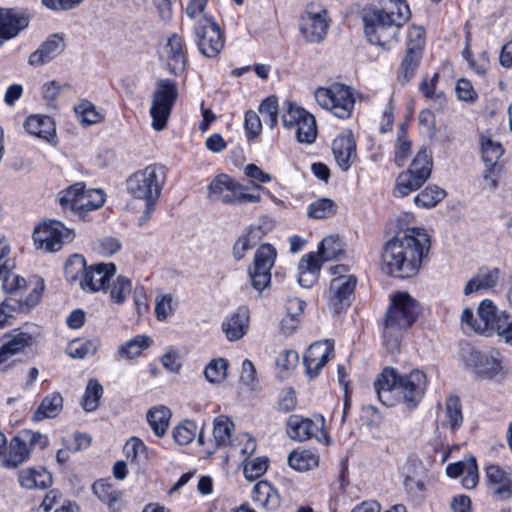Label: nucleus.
<instances>
[{
    "label": "nucleus",
    "mask_w": 512,
    "mask_h": 512,
    "mask_svg": "<svg viewBox=\"0 0 512 512\" xmlns=\"http://www.w3.org/2000/svg\"><path fill=\"white\" fill-rule=\"evenodd\" d=\"M430 249V239L421 228H407L388 240L382 250L381 269L387 275L409 278L416 275Z\"/></svg>",
    "instance_id": "obj_1"
},
{
    "label": "nucleus",
    "mask_w": 512,
    "mask_h": 512,
    "mask_svg": "<svg viewBox=\"0 0 512 512\" xmlns=\"http://www.w3.org/2000/svg\"><path fill=\"white\" fill-rule=\"evenodd\" d=\"M427 378L423 371L415 369L407 374H399L395 369L385 368L374 382L379 401L385 406L403 403L414 409L424 396Z\"/></svg>",
    "instance_id": "obj_2"
},
{
    "label": "nucleus",
    "mask_w": 512,
    "mask_h": 512,
    "mask_svg": "<svg viewBox=\"0 0 512 512\" xmlns=\"http://www.w3.org/2000/svg\"><path fill=\"white\" fill-rule=\"evenodd\" d=\"M397 11L371 9L363 13L364 33L368 41L389 50L398 42L401 27L410 19L411 12L405 0H393Z\"/></svg>",
    "instance_id": "obj_3"
},
{
    "label": "nucleus",
    "mask_w": 512,
    "mask_h": 512,
    "mask_svg": "<svg viewBox=\"0 0 512 512\" xmlns=\"http://www.w3.org/2000/svg\"><path fill=\"white\" fill-rule=\"evenodd\" d=\"M420 313L418 302L407 292L393 295L384 322L383 338L390 351L398 347L402 332L409 329Z\"/></svg>",
    "instance_id": "obj_4"
},
{
    "label": "nucleus",
    "mask_w": 512,
    "mask_h": 512,
    "mask_svg": "<svg viewBox=\"0 0 512 512\" xmlns=\"http://www.w3.org/2000/svg\"><path fill=\"white\" fill-rule=\"evenodd\" d=\"M166 181V169L163 165L152 164L133 173L127 179L128 193L135 199L145 202V210L140 223L151 218L154 206L160 198L161 191Z\"/></svg>",
    "instance_id": "obj_5"
},
{
    "label": "nucleus",
    "mask_w": 512,
    "mask_h": 512,
    "mask_svg": "<svg viewBox=\"0 0 512 512\" xmlns=\"http://www.w3.org/2000/svg\"><path fill=\"white\" fill-rule=\"evenodd\" d=\"M114 263H96L87 266L82 255L74 254L65 263V278L70 283L79 282L85 292H106L107 283L116 273Z\"/></svg>",
    "instance_id": "obj_6"
},
{
    "label": "nucleus",
    "mask_w": 512,
    "mask_h": 512,
    "mask_svg": "<svg viewBox=\"0 0 512 512\" xmlns=\"http://www.w3.org/2000/svg\"><path fill=\"white\" fill-rule=\"evenodd\" d=\"M461 361L477 377L503 379L506 375L503 357L494 349L478 350L467 345L461 350Z\"/></svg>",
    "instance_id": "obj_7"
},
{
    "label": "nucleus",
    "mask_w": 512,
    "mask_h": 512,
    "mask_svg": "<svg viewBox=\"0 0 512 512\" xmlns=\"http://www.w3.org/2000/svg\"><path fill=\"white\" fill-rule=\"evenodd\" d=\"M105 202L101 189H85L82 182L75 183L59 193L62 208L70 209L78 215L100 208Z\"/></svg>",
    "instance_id": "obj_8"
},
{
    "label": "nucleus",
    "mask_w": 512,
    "mask_h": 512,
    "mask_svg": "<svg viewBox=\"0 0 512 512\" xmlns=\"http://www.w3.org/2000/svg\"><path fill=\"white\" fill-rule=\"evenodd\" d=\"M44 291V282L35 278L34 286L29 294L21 297H5L0 302V330L12 325L17 316L28 314L39 302Z\"/></svg>",
    "instance_id": "obj_9"
},
{
    "label": "nucleus",
    "mask_w": 512,
    "mask_h": 512,
    "mask_svg": "<svg viewBox=\"0 0 512 512\" xmlns=\"http://www.w3.org/2000/svg\"><path fill=\"white\" fill-rule=\"evenodd\" d=\"M178 97V87L175 81L160 79L156 83V89L152 94L150 115L152 127L160 131L166 126L174 103Z\"/></svg>",
    "instance_id": "obj_10"
},
{
    "label": "nucleus",
    "mask_w": 512,
    "mask_h": 512,
    "mask_svg": "<svg viewBox=\"0 0 512 512\" xmlns=\"http://www.w3.org/2000/svg\"><path fill=\"white\" fill-rule=\"evenodd\" d=\"M330 19L327 9L318 4H309L299 18V31L310 43L322 42L328 32Z\"/></svg>",
    "instance_id": "obj_11"
},
{
    "label": "nucleus",
    "mask_w": 512,
    "mask_h": 512,
    "mask_svg": "<svg viewBox=\"0 0 512 512\" xmlns=\"http://www.w3.org/2000/svg\"><path fill=\"white\" fill-rule=\"evenodd\" d=\"M500 313L491 300L485 299L478 306L477 317L474 316L471 309L465 308L463 310L461 315L463 329L487 336L491 335Z\"/></svg>",
    "instance_id": "obj_12"
},
{
    "label": "nucleus",
    "mask_w": 512,
    "mask_h": 512,
    "mask_svg": "<svg viewBox=\"0 0 512 512\" xmlns=\"http://www.w3.org/2000/svg\"><path fill=\"white\" fill-rule=\"evenodd\" d=\"M33 240L37 248L47 252H56L65 241L71 240V231L60 221L48 220L35 227Z\"/></svg>",
    "instance_id": "obj_13"
},
{
    "label": "nucleus",
    "mask_w": 512,
    "mask_h": 512,
    "mask_svg": "<svg viewBox=\"0 0 512 512\" xmlns=\"http://www.w3.org/2000/svg\"><path fill=\"white\" fill-rule=\"evenodd\" d=\"M276 256V249L270 244H263L256 250L253 266L249 269L251 285L255 290L261 292L270 284Z\"/></svg>",
    "instance_id": "obj_14"
},
{
    "label": "nucleus",
    "mask_w": 512,
    "mask_h": 512,
    "mask_svg": "<svg viewBox=\"0 0 512 512\" xmlns=\"http://www.w3.org/2000/svg\"><path fill=\"white\" fill-rule=\"evenodd\" d=\"M195 35L199 51L208 58L216 57L224 47V38L219 26L208 17L197 20Z\"/></svg>",
    "instance_id": "obj_15"
},
{
    "label": "nucleus",
    "mask_w": 512,
    "mask_h": 512,
    "mask_svg": "<svg viewBox=\"0 0 512 512\" xmlns=\"http://www.w3.org/2000/svg\"><path fill=\"white\" fill-rule=\"evenodd\" d=\"M357 279L353 275H340L331 280L327 292L329 308L339 313L350 306Z\"/></svg>",
    "instance_id": "obj_16"
},
{
    "label": "nucleus",
    "mask_w": 512,
    "mask_h": 512,
    "mask_svg": "<svg viewBox=\"0 0 512 512\" xmlns=\"http://www.w3.org/2000/svg\"><path fill=\"white\" fill-rule=\"evenodd\" d=\"M39 335V328L36 325L26 323L17 329L5 333L1 345L16 356L27 348L32 347Z\"/></svg>",
    "instance_id": "obj_17"
},
{
    "label": "nucleus",
    "mask_w": 512,
    "mask_h": 512,
    "mask_svg": "<svg viewBox=\"0 0 512 512\" xmlns=\"http://www.w3.org/2000/svg\"><path fill=\"white\" fill-rule=\"evenodd\" d=\"M30 23L29 14L21 9L0 8V41L16 37L21 31L25 30Z\"/></svg>",
    "instance_id": "obj_18"
},
{
    "label": "nucleus",
    "mask_w": 512,
    "mask_h": 512,
    "mask_svg": "<svg viewBox=\"0 0 512 512\" xmlns=\"http://www.w3.org/2000/svg\"><path fill=\"white\" fill-rule=\"evenodd\" d=\"M332 152L338 167L347 172L357 159V147L353 134L349 131L337 136L332 142Z\"/></svg>",
    "instance_id": "obj_19"
},
{
    "label": "nucleus",
    "mask_w": 512,
    "mask_h": 512,
    "mask_svg": "<svg viewBox=\"0 0 512 512\" xmlns=\"http://www.w3.org/2000/svg\"><path fill=\"white\" fill-rule=\"evenodd\" d=\"M334 345L330 340L315 342L309 346L304 354L303 362L307 374L316 377L322 367L328 362L333 353Z\"/></svg>",
    "instance_id": "obj_20"
},
{
    "label": "nucleus",
    "mask_w": 512,
    "mask_h": 512,
    "mask_svg": "<svg viewBox=\"0 0 512 512\" xmlns=\"http://www.w3.org/2000/svg\"><path fill=\"white\" fill-rule=\"evenodd\" d=\"M162 56L171 74L179 75L185 71L187 55L180 35L174 33L168 38Z\"/></svg>",
    "instance_id": "obj_21"
},
{
    "label": "nucleus",
    "mask_w": 512,
    "mask_h": 512,
    "mask_svg": "<svg viewBox=\"0 0 512 512\" xmlns=\"http://www.w3.org/2000/svg\"><path fill=\"white\" fill-rule=\"evenodd\" d=\"M64 49V37L60 34H52L38 47L37 50L30 54L28 64L34 67L45 65L59 56Z\"/></svg>",
    "instance_id": "obj_22"
},
{
    "label": "nucleus",
    "mask_w": 512,
    "mask_h": 512,
    "mask_svg": "<svg viewBox=\"0 0 512 512\" xmlns=\"http://www.w3.org/2000/svg\"><path fill=\"white\" fill-rule=\"evenodd\" d=\"M15 262L12 259L5 260L0 265V281L2 282L1 288L6 297H22L23 292L26 290L27 281L14 273Z\"/></svg>",
    "instance_id": "obj_23"
},
{
    "label": "nucleus",
    "mask_w": 512,
    "mask_h": 512,
    "mask_svg": "<svg viewBox=\"0 0 512 512\" xmlns=\"http://www.w3.org/2000/svg\"><path fill=\"white\" fill-rule=\"evenodd\" d=\"M323 427V420L318 425L309 418H303L299 415H291L287 420V434L296 441H305L312 437H316L319 441L320 438L317 432Z\"/></svg>",
    "instance_id": "obj_24"
},
{
    "label": "nucleus",
    "mask_w": 512,
    "mask_h": 512,
    "mask_svg": "<svg viewBox=\"0 0 512 512\" xmlns=\"http://www.w3.org/2000/svg\"><path fill=\"white\" fill-rule=\"evenodd\" d=\"M249 311L246 307H239L230 317L222 323V331L229 341L241 339L248 331Z\"/></svg>",
    "instance_id": "obj_25"
},
{
    "label": "nucleus",
    "mask_w": 512,
    "mask_h": 512,
    "mask_svg": "<svg viewBox=\"0 0 512 512\" xmlns=\"http://www.w3.org/2000/svg\"><path fill=\"white\" fill-rule=\"evenodd\" d=\"M237 183L226 174L216 176L208 186L209 198L224 204H234Z\"/></svg>",
    "instance_id": "obj_26"
},
{
    "label": "nucleus",
    "mask_w": 512,
    "mask_h": 512,
    "mask_svg": "<svg viewBox=\"0 0 512 512\" xmlns=\"http://www.w3.org/2000/svg\"><path fill=\"white\" fill-rule=\"evenodd\" d=\"M322 264L315 252L304 256L298 264V283L301 287L310 288L318 280Z\"/></svg>",
    "instance_id": "obj_27"
},
{
    "label": "nucleus",
    "mask_w": 512,
    "mask_h": 512,
    "mask_svg": "<svg viewBox=\"0 0 512 512\" xmlns=\"http://www.w3.org/2000/svg\"><path fill=\"white\" fill-rule=\"evenodd\" d=\"M24 128L29 134L48 142H52L56 134L54 121L45 115H30L24 122Z\"/></svg>",
    "instance_id": "obj_28"
},
{
    "label": "nucleus",
    "mask_w": 512,
    "mask_h": 512,
    "mask_svg": "<svg viewBox=\"0 0 512 512\" xmlns=\"http://www.w3.org/2000/svg\"><path fill=\"white\" fill-rule=\"evenodd\" d=\"M500 269H481L464 287V294L470 295L482 289L494 288L500 277Z\"/></svg>",
    "instance_id": "obj_29"
},
{
    "label": "nucleus",
    "mask_w": 512,
    "mask_h": 512,
    "mask_svg": "<svg viewBox=\"0 0 512 512\" xmlns=\"http://www.w3.org/2000/svg\"><path fill=\"white\" fill-rule=\"evenodd\" d=\"M252 499L269 510L276 509L280 505V496L271 482H256L252 490Z\"/></svg>",
    "instance_id": "obj_30"
},
{
    "label": "nucleus",
    "mask_w": 512,
    "mask_h": 512,
    "mask_svg": "<svg viewBox=\"0 0 512 512\" xmlns=\"http://www.w3.org/2000/svg\"><path fill=\"white\" fill-rule=\"evenodd\" d=\"M93 493L108 505L112 511L120 510L122 506V492L110 482H93Z\"/></svg>",
    "instance_id": "obj_31"
},
{
    "label": "nucleus",
    "mask_w": 512,
    "mask_h": 512,
    "mask_svg": "<svg viewBox=\"0 0 512 512\" xmlns=\"http://www.w3.org/2000/svg\"><path fill=\"white\" fill-rule=\"evenodd\" d=\"M30 447L25 443L21 435L11 439L8 446V454L3 459V466L6 468H17L29 456Z\"/></svg>",
    "instance_id": "obj_32"
},
{
    "label": "nucleus",
    "mask_w": 512,
    "mask_h": 512,
    "mask_svg": "<svg viewBox=\"0 0 512 512\" xmlns=\"http://www.w3.org/2000/svg\"><path fill=\"white\" fill-rule=\"evenodd\" d=\"M153 340L146 335H136L118 347L117 353L121 359L133 360L151 347Z\"/></svg>",
    "instance_id": "obj_33"
},
{
    "label": "nucleus",
    "mask_w": 512,
    "mask_h": 512,
    "mask_svg": "<svg viewBox=\"0 0 512 512\" xmlns=\"http://www.w3.org/2000/svg\"><path fill=\"white\" fill-rule=\"evenodd\" d=\"M339 90H342L341 96H333L332 112L335 116L341 119L348 118L354 108V97L351 89L343 84H334Z\"/></svg>",
    "instance_id": "obj_34"
},
{
    "label": "nucleus",
    "mask_w": 512,
    "mask_h": 512,
    "mask_svg": "<svg viewBox=\"0 0 512 512\" xmlns=\"http://www.w3.org/2000/svg\"><path fill=\"white\" fill-rule=\"evenodd\" d=\"M63 408V397L60 393L54 392L43 398L37 410L33 414L35 421H42L45 418L56 417Z\"/></svg>",
    "instance_id": "obj_35"
},
{
    "label": "nucleus",
    "mask_w": 512,
    "mask_h": 512,
    "mask_svg": "<svg viewBox=\"0 0 512 512\" xmlns=\"http://www.w3.org/2000/svg\"><path fill=\"white\" fill-rule=\"evenodd\" d=\"M446 473L450 478L464 476L463 480H478L476 459L469 456L461 461L451 463L447 466Z\"/></svg>",
    "instance_id": "obj_36"
},
{
    "label": "nucleus",
    "mask_w": 512,
    "mask_h": 512,
    "mask_svg": "<svg viewBox=\"0 0 512 512\" xmlns=\"http://www.w3.org/2000/svg\"><path fill=\"white\" fill-rule=\"evenodd\" d=\"M446 473L450 478L464 476L463 480H478L476 459L469 456L461 461L451 463L447 466Z\"/></svg>",
    "instance_id": "obj_37"
},
{
    "label": "nucleus",
    "mask_w": 512,
    "mask_h": 512,
    "mask_svg": "<svg viewBox=\"0 0 512 512\" xmlns=\"http://www.w3.org/2000/svg\"><path fill=\"white\" fill-rule=\"evenodd\" d=\"M146 417L154 434L158 437L164 436L171 418L170 410L165 406L153 407L148 410Z\"/></svg>",
    "instance_id": "obj_38"
},
{
    "label": "nucleus",
    "mask_w": 512,
    "mask_h": 512,
    "mask_svg": "<svg viewBox=\"0 0 512 512\" xmlns=\"http://www.w3.org/2000/svg\"><path fill=\"white\" fill-rule=\"evenodd\" d=\"M132 291L131 280L123 275H118L112 283H107L106 292H109L110 300L117 304H123Z\"/></svg>",
    "instance_id": "obj_39"
},
{
    "label": "nucleus",
    "mask_w": 512,
    "mask_h": 512,
    "mask_svg": "<svg viewBox=\"0 0 512 512\" xmlns=\"http://www.w3.org/2000/svg\"><path fill=\"white\" fill-rule=\"evenodd\" d=\"M289 466L296 471H308L319 465V456L309 450L293 451L287 458Z\"/></svg>",
    "instance_id": "obj_40"
},
{
    "label": "nucleus",
    "mask_w": 512,
    "mask_h": 512,
    "mask_svg": "<svg viewBox=\"0 0 512 512\" xmlns=\"http://www.w3.org/2000/svg\"><path fill=\"white\" fill-rule=\"evenodd\" d=\"M424 183L425 182L421 177H418L409 169L407 171L401 172L396 179L394 196L405 197L412 191L419 189Z\"/></svg>",
    "instance_id": "obj_41"
},
{
    "label": "nucleus",
    "mask_w": 512,
    "mask_h": 512,
    "mask_svg": "<svg viewBox=\"0 0 512 512\" xmlns=\"http://www.w3.org/2000/svg\"><path fill=\"white\" fill-rule=\"evenodd\" d=\"M262 230L260 227H251L247 233L239 237L233 247V256L241 260L247 251L252 249L261 239Z\"/></svg>",
    "instance_id": "obj_42"
},
{
    "label": "nucleus",
    "mask_w": 512,
    "mask_h": 512,
    "mask_svg": "<svg viewBox=\"0 0 512 512\" xmlns=\"http://www.w3.org/2000/svg\"><path fill=\"white\" fill-rule=\"evenodd\" d=\"M123 452L131 465L139 467L148 458V450L141 439L131 437L124 445Z\"/></svg>",
    "instance_id": "obj_43"
},
{
    "label": "nucleus",
    "mask_w": 512,
    "mask_h": 512,
    "mask_svg": "<svg viewBox=\"0 0 512 512\" xmlns=\"http://www.w3.org/2000/svg\"><path fill=\"white\" fill-rule=\"evenodd\" d=\"M481 152L482 159L486 167H498V161L503 155L504 150L499 142L493 141L490 137L482 135Z\"/></svg>",
    "instance_id": "obj_44"
},
{
    "label": "nucleus",
    "mask_w": 512,
    "mask_h": 512,
    "mask_svg": "<svg viewBox=\"0 0 512 512\" xmlns=\"http://www.w3.org/2000/svg\"><path fill=\"white\" fill-rule=\"evenodd\" d=\"M409 170L418 177H421L424 182L430 177L432 171V155L426 147H422L418 151Z\"/></svg>",
    "instance_id": "obj_45"
},
{
    "label": "nucleus",
    "mask_w": 512,
    "mask_h": 512,
    "mask_svg": "<svg viewBox=\"0 0 512 512\" xmlns=\"http://www.w3.org/2000/svg\"><path fill=\"white\" fill-rule=\"evenodd\" d=\"M234 423L224 415L215 418L213 423V440L216 446H227L231 443V432Z\"/></svg>",
    "instance_id": "obj_46"
},
{
    "label": "nucleus",
    "mask_w": 512,
    "mask_h": 512,
    "mask_svg": "<svg viewBox=\"0 0 512 512\" xmlns=\"http://www.w3.org/2000/svg\"><path fill=\"white\" fill-rule=\"evenodd\" d=\"M423 51H420L418 48L416 49H406V53L400 65V77L403 81H410L420 64L422 58Z\"/></svg>",
    "instance_id": "obj_47"
},
{
    "label": "nucleus",
    "mask_w": 512,
    "mask_h": 512,
    "mask_svg": "<svg viewBox=\"0 0 512 512\" xmlns=\"http://www.w3.org/2000/svg\"><path fill=\"white\" fill-rule=\"evenodd\" d=\"M342 252L343 245L340 239L335 236H328L321 241L318 247V251L315 253L317 254L322 264L325 261L338 258Z\"/></svg>",
    "instance_id": "obj_48"
},
{
    "label": "nucleus",
    "mask_w": 512,
    "mask_h": 512,
    "mask_svg": "<svg viewBox=\"0 0 512 512\" xmlns=\"http://www.w3.org/2000/svg\"><path fill=\"white\" fill-rule=\"evenodd\" d=\"M103 395V387L96 379H90L86 385L85 393L81 402L86 412H92L99 406V400Z\"/></svg>",
    "instance_id": "obj_49"
},
{
    "label": "nucleus",
    "mask_w": 512,
    "mask_h": 512,
    "mask_svg": "<svg viewBox=\"0 0 512 512\" xmlns=\"http://www.w3.org/2000/svg\"><path fill=\"white\" fill-rule=\"evenodd\" d=\"M445 425L452 431L457 430L463 422L460 399L457 396H450L445 403Z\"/></svg>",
    "instance_id": "obj_50"
},
{
    "label": "nucleus",
    "mask_w": 512,
    "mask_h": 512,
    "mask_svg": "<svg viewBox=\"0 0 512 512\" xmlns=\"http://www.w3.org/2000/svg\"><path fill=\"white\" fill-rule=\"evenodd\" d=\"M285 109L282 113V124L287 129L297 128L309 112L297 106L296 104L286 101L284 103Z\"/></svg>",
    "instance_id": "obj_51"
},
{
    "label": "nucleus",
    "mask_w": 512,
    "mask_h": 512,
    "mask_svg": "<svg viewBox=\"0 0 512 512\" xmlns=\"http://www.w3.org/2000/svg\"><path fill=\"white\" fill-rule=\"evenodd\" d=\"M100 346L98 339L73 341L67 350L68 355L74 359H82L87 355H94Z\"/></svg>",
    "instance_id": "obj_52"
},
{
    "label": "nucleus",
    "mask_w": 512,
    "mask_h": 512,
    "mask_svg": "<svg viewBox=\"0 0 512 512\" xmlns=\"http://www.w3.org/2000/svg\"><path fill=\"white\" fill-rule=\"evenodd\" d=\"M296 137L300 143L311 144L317 137L315 117L308 113L296 128Z\"/></svg>",
    "instance_id": "obj_53"
},
{
    "label": "nucleus",
    "mask_w": 512,
    "mask_h": 512,
    "mask_svg": "<svg viewBox=\"0 0 512 512\" xmlns=\"http://www.w3.org/2000/svg\"><path fill=\"white\" fill-rule=\"evenodd\" d=\"M445 195L446 192L442 188L438 186H429L414 198V202L419 207L431 208L440 202Z\"/></svg>",
    "instance_id": "obj_54"
},
{
    "label": "nucleus",
    "mask_w": 512,
    "mask_h": 512,
    "mask_svg": "<svg viewBox=\"0 0 512 512\" xmlns=\"http://www.w3.org/2000/svg\"><path fill=\"white\" fill-rule=\"evenodd\" d=\"M337 206L329 198H321L311 203L308 208V216L314 219H324L336 213Z\"/></svg>",
    "instance_id": "obj_55"
},
{
    "label": "nucleus",
    "mask_w": 512,
    "mask_h": 512,
    "mask_svg": "<svg viewBox=\"0 0 512 512\" xmlns=\"http://www.w3.org/2000/svg\"><path fill=\"white\" fill-rule=\"evenodd\" d=\"M227 367V360L223 358L211 360L204 370L206 380L213 384L221 383L226 378Z\"/></svg>",
    "instance_id": "obj_56"
},
{
    "label": "nucleus",
    "mask_w": 512,
    "mask_h": 512,
    "mask_svg": "<svg viewBox=\"0 0 512 512\" xmlns=\"http://www.w3.org/2000/svg\"><path fill=\"white\" fill-rule=\"evenodd\" d=\"M74 111L80 122L84 125H92L100 121V114L95 106L88 100L81 101L75 106Z\"/></svg>",
    "instance_id": "obj_57"
},
{
    "label": "nucleus",
    "mask_w": 512,
    "mask_h": 512,
    "mask_svg": "<svg viewBox=\"0 0 512 512\" xmlns=\"http://www.w3.org/2000/svg\"><path fill=\"white\" fill-rule=\"evenodd\" d=\"M259 112L262 114L264 122L273 129L278 121V103L274 96L264 99L260 106Z\"/></svg>",
    "instance_id": "obj_58"
},
{
    "label": "nucleus",
    "mask_w": 512,
    "mask_h": 512,
    "mask_svg": "<svg viewBox=\"0 0 512 512\" xmlns=\"http://www.w3.org/2000/svg\"><path fill=\"white\" fill-rule=\"evenodd\" d=\"M268 468L266 458L257 457L244 462L243 473L246 480H257L260 478Z\"/></svg>",
    "instance_id": "obj_59"
},
{
    "label": "nucleus",
    "mask_w": 512,
    "mask_h": 512,
    "mask_svg": "<svg viewBox=\"0 0 512 512\" xmlns=\"http://www.w3.org/2000/svg\"><path fill=\"white\" fill-rule=\"evenodd\" d=\"M494 332H497L498 336L503 338L506 343L512 344V316L501 311L493 326V333Z\"/></svg>",
    "instance_id": "obj_60"
},
{
    "label": "nucleus",
    "mask_w": 512,
    "mask_h": 512,
    "mask_svg": "<svg viewBox=\"0 0 512 512\" xmlns=\"http://www.w3.org/2000/svg\"><path fill=\"white\" fill-rule=\"evenodd\" d=\"M240 381L242 384L247 386L251 391L259 390V382L256 377V368L253 365V363L248 359H245L242 363Z\"/></svg>",
    "instance_id": "obj_61"
},
{
    "label": "nucleus",
    "mask_w": 512,
    "mask_h": 512,
    "mask_svg": "<svg viewBox=\"0 0 512 512\" xmlns=\"http://www.w3.org/2000/svg\"><path fill=\"white\" fill-rule=\"evenodd\" d=\"M173 298L170 294L158 295L155 299V315L159 321L166 320L173 312Z\"/></svg>",
    "instance_id": "obj_62"
},
{
    "label": "nucleus",
    "mask_w": 512,
    "mask_h": 512,
    "mask_svg": "<svg viewBox=\"0 0 512 512\" xmlns=\"http://www.w3.org/2000/svg\"><path fill=\"white\" fill-rule=\"evenodd\" d=\"M342 90H339L337 87H334V84L329 88L320 87L315 91V99L317 103L328 110L332 111L333 106V96L339 95L341 96Z\"/></svg>",
    "instance_id": "obj_63"
},
{
    "label": "nucleus",
    "mask_w": 512,
    "mask_h": 512,
    "mask_svg": "<svg viewBox=\"0 0 512 512\" xmlns=\"http://www.w3.org/2000/svg\"><path fill=\"white\" fill-rule=\"evenodd\" d=\"M487 491L495 500H507L512 497V482H488Z\"/></svg>",
    "instance_id": "obj_64"
}]
</instances>
